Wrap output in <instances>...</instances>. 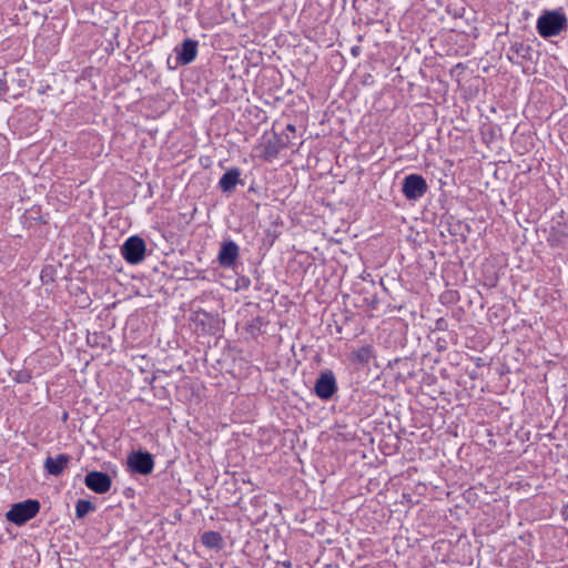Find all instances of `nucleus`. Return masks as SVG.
Here are the masks:
<instances>
[{
    "label": "nucleus",
    "mask_w": 568,
    "mask_h": 568,
    "mask_svg": "<svg viewBox=\"0 0 568 568\" xmlns=\"http://www.w3.org/2000/svg\"><path fill=\"white\" fill-rule=\"evenodd\" d=\"M69 463V457L64 454H60L57 457H48L44 460V469L53 476L62 474Z\"/></svg>",
    "instance_id": "11"
},
{
    "label": "nucleus",
    "mask_w": 568,
    "mask_h": 568,
    "mask_svg": "<svg viewBox=\"0 0 568 568\" xmlns=\"http://www.w3.org/2000/svg\"><path fill=\"white\" fill-rule=\"evenodd\" d=\"M536 29L544 39L557 37L568 29V19L562 9L545 10L537 19Z\"/></svg>",
    "instance_id": "1"
},
{
    "label": "nucleus",
    "mask_w": 568,
    "mask_h": 568,
    "mask_svg": "<svg viewBox=\"0 0 568 568\" xmlns=\"http://www.w3.org/2000/svg\"><path fill=\"white\" fill-rule=\"evenodd\" d=\"M146 245L142 237L138 235L130 236L121 247L124 260L130 264H139L145 257Z\"/></svg>",
    "instance_id": "3"
},
{
    "label": "nucleus",
    "mask_w": 568,
    "mask_h": 568,
    "mask_svg": "<svg viewBox=\"0 0 568 568\" xmlns=\"http://www.w3.org/2000/svg\"><path fill=\"white\" fill-rule=\"evenodd\" d=\"M444 325H446L445 320L444 318H438L436 321V329L434 332H436L437 329H443Z\"/></svg>",
    "instance_id": "21"
},
{
    "label": "nucleus",
    "mask_w": 568,
    "mask_h": 568,
    "mask_svg": "<svg viewBox=\"0 0 568 568\" xmlns=\"http://www.w3.org/2000/svg\"><path fill=\"white\" fill-rule=\"evenodd\" d=\"M428 342L435 344V348L438 353L447 349V339L439 336L437 332H432L430 334H428Z\"/></svg>",
    "instance_id": "15"
},
{
    "label": "nucleus",
    "mask_w": 568,
    "mask_h": 568,
    "mask_svg": "<svg viewBox=\"0 0 568 568\" xmlns=\"http://www.w3.org/2000/svg\"><path fill=\"white\" fill-rule=\"evenodd\" d=\"M507 58L511 62H518V60L530 61L532 59V48L521 41L513 42L507 53Z\"/></svg>",
    "instance_id": "10"
},
{
    "label": "nucleus",
    "mask_w": 568,
    "mask_h": 568,
    "mask_svg": "<svg viewBox=\"0 0 568 568\" xmlns=\"http://www.w3.org/2000/svg\"><path fill=\"white\" fill-rule=\"evenodd\" d=\"M426 191V182L422 175L410 174L404 179L403 193L408 200L422 197Z\"/></svg>",
    "instance_id": "5"
},
{
    "label": "nucleus",
    "mask_w": 568,
    "mask_h": 568,
    "mask_svg": "<svg viewBox=\"0 0 568 568\" xmlns=\"http://www.w3.org/2000/svg\"><path fill=\"white\" fill-rule=\"evenodd\" d=\"M40 510V503L36 499H27L13 504L6 514L9 523L21 526L33 518Z\"/></svg>",
    "instance_id": "2"
},
{
    "label": "nucleus",
    "mask_w": 568,
    "mask_h": 568,
    "mask_svg": "<svg viewBox=\"0 0 568 568\" xmlns=\"http://www.w3.org/2000/svg\"><path fill=\"white\" fill-rule=\"evenodd\" d=\"M240 180V171L237 169H231L226 171L220 179V187L224 192L233 190Z\"/></svg>",
    "instance_id": "12"
},
{
    "label": "nucleus",
    "mask_w": 568,
    "mask_h": 568,
    "mask_svg": "<svg viewBox=\"0 0 568 568\" xmlns=\"http://www.w3.org/2000/svg\"><path fill=\"white\" fill-rule=\"evenodd\" d=\"M128 466L133 473L148 475L153 470L154 460L150 453L136 452L128 457Z\"/></svg>",
    "instance_id": "4"
},
{
    "label": "nucleus",
    "mask_w": 568,
    "mask_h": 568,
    "mask_svg": "<svg viewBox=\"0 0 568 568\" xmlns=\"http://www.w3.org/2000/svg\"><path fill=\"white\" fill-rule=\"evenodd\" d=\"M29 378H30V376L27 373H20L18 376L19 382H27V381H29Z\"/></svg>",
    "instance_id": "22"
},
{
    "label": "nucleus",
    "mask_w": 568,
    "mask_h": 568,
    "mask_svg": "<svg viewBox=\"0 0 568 568\" xmlns=\"http://www.w3.org/2000/svg\"><path fill=\"white\" fill-rule=\"evenodd\" d=\"M202 544L210 549H221L223 546V538L217 531H206L201 537Z\"/></svg>",
    "instance_id": "13"
},
{
    "label": "nucleus",
    "mask_w": 568,
    "mask_h": 568,
    "mask_svg": "<svg viewBox=\"0 0 568 568\" xmlns=\"http://www.w3.org/2000/svg\"><path fill=\"white\" fill-rule=\"evenodd\" d=\"M197 41L190 38L185 39L182 42L181 48L175 49L178 61L183 65L190 64L197 55Z\"/></svg>",
    "instance_id": "8"
},
{
    "label": "nucleus",
    "mask_w": 568,
    "mask_h": 568,
    "mask_svg": "<svg viewBox=\"0 0 568 568\" xmlns=\"http://www.w3.org/2000/svg\"><path fill=\"white\" fill-rule=\"evenodd\" d=\"M443 303H454L458 300V294L456 291H448L440 296Z\"/></svg>",
    "instance_id": "17"
},
{
    "label": "nucleus",
    "mask_w": 568,
    "mask_h": 568,
    "mask_svg": "<svg viewBox=\"0 0 568 568\" xmlns=\"http://www.w3.org/2000/svg\"><path fill=\"white\" fill-rule=\"evenodd\" d=\"M6 91V82L0 79V95Z\"/></svg>",
    "instance_id": "23"
},
{
    "label": "nucleus",
    "mask_w": 568,
    "mask_h": 568,
    "mask_svg": "<svg viewBox=\"0 0 568 568\" xmlns=\"http://www.w3.org/2000/svg\"><path fill=\"white\" fill-rule=\"evenodd\" d=\"M369 354H371V349L368 347H363L356 352L353 353V357L361 362V363H364V362H367L368 358H369Z\"/></svg>",
    "instance_id": "16"
},
{
    "label": "nucleus",
    "mask_w": 568,
    "mask_h": 568,
    "mask_svg": "<svg viewBox=\"0 0 568 568\" xmlns=\"http://www.w3.org/2000/svg\"><path fill=\"white\" fill-rule=\"evenodd\" d=\"M430 84H432V85H436V84H437V85H438V90H439V91H444V92H446V85H445L442 81H439V80H438V81H435L434 79H432V80H430Z\"/></svg>",
    "instance_id": "19"
},
{
    "label": "nucleus",
    "mask_w": 568,
    "mask_h": 568,
    "mask_svg": "<svg viewBox=\"0 0 568 568\" xmlns=\"http://www.w3.org/2000/svg\"><path fill=\"white\" fill-rule=\"evenodd\" d=\"M314 389L320 398H331L336 392V382L333 374L322 373L315 383Z\"/></svg>",
    "instance_id": "7"
},
{
    "label": "nucleus",
    "mask_w": 568,
    "mask_h": 568,
    "mask_svg": "<svg viewBox=\"0 0 568 568\" xmlns=\"http://www.w3.org/2000/svg\"><path fill=\"white\" fill-rule=\"evenodd\" d=\"M239 256V246L233 241H226L222 244L219 252V263L223 267H231Z\"/></svg>",
    "instance_id": "9"
},
{
    "label": "nucleus",
    "mask_w": 568,
    "mask_h": 568,
    "mask_svg": "<svg viewBox=\"0 0 568 568\" xmlns=\"http://www.w3.org/2000/svg\"><path fill=\"white\" fill-rule=\"evenodd\" d=\"M85 485L97 494H105L111 488V477L106 473L93 470L85 476Z\"/></svg>",
    "instance_id": "6"
},
{
    "label": "nucleus",
    "mask_w": 568,
    "mask_h": 568,
    "mask_svg": "<svg viewBox=\"0 0 568 568\" xmlns=\"http://www.w3.org/2000/svg\"><path fill=\"white\" fill-rule=\"evenodd\" d=\"M428 255H430V257L433 258L434 257V252H428Z\"/></svg>",
    "instance_id": "27"
},
{
    "label": "nucleus",
    "mask_w": 568,
    "mask_h": 568,
    "mask_svg": "<svg viewBox=\"0 0 568 568\" xmlns=\"http://www.w3.org/2000/svg\"><path fill=\"white\" fill-rule=\"evenodd\" d=\"M497 284V276H489L487 277V285L490 287L496 286Z\"/></svg>",
    "instance_id": "20"
},
{
    "label": "nucleus",
    "mask_w": 568,
    "mask_h": 568,
    "mask_svg": "<svg viewBox=\"0 0 568 568\" xmlns=\"http://www.w3.org/2000/svg\"><path fill=\"white\" fill-rule=\"evenodd\" d=\"M433 361H434V363H439V358L438 357H434Z\"/></svg>",
    "instance_id": "26"
},
{
    "label": "nucleus",
    "mask_w": 568,
    "mask_h": 568,
    "mask_svg": "<svg viewBox=\"0 0 568 568\" xmlns=\"http://www.w3.org/2000/svg\"><path fill=\"white\" fill-rule=\"evenodd\" d=\"M94 509V505L88 499H80L75 504V516L83 518Z\"/></svg>",
    "instance_id": "14"
},
{
    "label": "nucleus",
    "mask_w": 568,
    "mask_h": 568,
    "mask_svg": "<svg viewBox=\"0 0 568 568\" xmlns=\"http://www.w3.org/2000/svg\"><path fill=\"white\" fill-rule=\"evenodd\" d=\"M286 129L290 131H293V132L295 131V128L293 124H287Z\"/></svg>",
    "instance_id": "24"
},
{
    "label": "nucleus",
    "mask_w": 568,
    "mask_h": 568,
    "mask_svg": "<svg viewBox=\"0 0 568 568\" xmlns=\"http://www.w3.org/2000/svg\"><path fill=\"white\" fill-rule=\"evenodd\" d=\"M432 376L428 374V377H427V381H428V385L432 383Z\"/></svg>",
    "instance_id": "25"
},
{
    "label": "nucleus",
    "mask_w": 568,
    "mask_h": 568,
    "mask_svg": "<svg viewBox=\"0 0 568 568\" xmlns=\"http://www.w3.org/2000/svg\"><path fill=\"white\" fill-rule=\"evenodd\" d=\"M276 150L274 148H265L264 158L270 159L276 154Z\"/></svg>",
    "instance_id": "18"
}]
</instances>
